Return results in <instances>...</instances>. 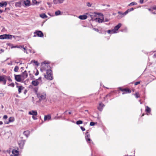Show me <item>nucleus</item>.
<instances>
[{
	"instance_id": "f257e3e1",
	"label": "nucleus",
	"mask_w": 156,
	"mask_h": 156,
	"mask_svg": "<svg viewBox=\"0 0 156 156\" xmlns=\"http://www.w3.org/2000/svg\"><path fill=\"white\" fill-rule=\"evenodd\" d=\"M49 63V62H44L41 64L40 70L42 72L46 70L47 74H44V77L47 80H51L53 79V76L51 70L48 69L50 68V66L48 65Z\"/></svg>"
},
{
	"instance_id": "f03ea898",
	"label": "nucleus",
	"mask_w": 156,
	"mask_h": 156,
	"mask_svg": "<svg viewBox=\"0 0 156 156\" xmlns=\"http://www.w3.org/2000/svg\"><path fill=\"white\" fill-rule=\"evenodd\" d=\"M31 83L33 85L35 86H38L39 84H42V82L41 80V77H40L36 80L33 81Z\"/></svg>"
},
{
	"instance_id": "7ed1b4c3",
	"label": "nucleus",
	"mask_w": 156,
	"mask_h": 156,
	"mask_svg": "<svg viewBox=\"0 0 156 156\" xmlns=\"http://www.w3.org/2000/svg\"><path fill=\"white\" fill-rule=\"evenodd\" d=\"M37 94L40 100H43L46 98V94L45 93H37Z\"/></svg>"
},
{
	"instance_id": "20e7f679",
	"label": "nucleus",
	"mask_w": 156,
	"mask_h": 156,
	"mask_svg": "<svg viewBox=\"0 0 156 156\" xmlns=\"http://www.w3.org/2000/svg\"><path fill=\"white\" fill-rule=\"evenodd\" d=\"M15 80L17 82H22L23 81L21 78L20 75L14 74Z\"/></svg>"
},
{
	"instance_id": "39448f33",
	"label": "nucleus",
	"mask_w": 156,
	"mask_h": 156,
	"mask_svg": "<svg viewBox=\"0 0 156 156\" xmlns=\"http://www.w3.org/2000/svg\"><path fill=\"white\" fill-rule=\"evenodd\" d=\"M6 76L4 75L0 76V82H2L4 85H5L6 83Z\"/></svg>"
},
{
	"instance_id": "423d86ee",
	"label": "nucleus",
	"mask_w": 156,
	"mask_h": 156,
	"mask_svg": "<svg viewBox=\"0 0 156 156\" xmlns=\"http://www.w3.org/2000/svg\"><path fill=\"white\" fill-rule=\"evenodd\" d=\"M21 78L23 81L28 76V74L26 71H25L22 74L20 75Z\"/></svg>"
},
{
	"instance_id": "0eeeda50",
	"label": "nucleus",
	"mask_w": 156,
	"mask_h": 156,
	"mask_svg": "<svg viewBox=\"0 0 156 156\" xmlns=\"http://www.w3.org/2000/svg\"><path fill=\"white\" fill-rule=\"evenodd\" d=\"M122 24L121 23H119L118 25L116 26L114 29L112 30V31L113 33H117L116 31L119 29L121 27Z\"/></svg>"
},
{
	"instance_id": "6e6552de",
	"label": "nucleus",
	"mask_w": 156,
	"mask_h": 156,
	"mask_svg": "<svg viewBox=\"0 0 156 156\" xmlns=\"http://www.w3.org/2000/svg\"><path fill=\"white\" fill-rule=\"evenodd\" d=\"M35 34H36L37 36L40 37H43L44 36L43 33L41 31H36L34 32Z\"/></svg>"
},
{
	"instance_id": "1a4fd4ad",
	"label": "nucleus",
	"mask_w": 156,
	"mask_h": 156,
	"mask_svg": "<svg viewBox=\"0 0 156 156\" xmlns=\"http://www.w3.org/2000/svg\"><path fill=\"white\" fill-rule=\"evenodd\" d=\"M119 89L122 91L126 92L127 93H130L131 92V90L128 88L122 89L120 87L119 88Z\"/></svg>"
},
{
	"instance_id": "9d476101",
	"label": "nucleus",
	"mask_w": 156,
	"mask_h": 156,
	"mask_svg": "<svg viewBox=\"0 0 156 156\" xmlns=\"http://www.w3.org/2000/svg\"><path fill=\"white\" fill-rule=\"evenodd\" d=\"M29 114L30 115H32L33 116H36L37 115V113L36 111L32 110L29 112Z\"/></svg>"
},
{
	"instance_id": "9b49d317",
	"label": "nucleus",
	"mask_w": 156,
	"mask_h": 156,
	"mask_svg": "<svg viewBox=\"0 0 156 156\" xmlns=\"http://www.w3.org/2000/svg\"><path fill=\"white\" fill-rule=\"evenodd\" d=\"M88 132H87L86 133V134L87 135L85 136L87 142L90 143L91 140L89 138L90 137V135L89 134H88L87 133Z\"/></svg>"
},
{
	"instance_id": "f8f14e48",
	"label": "nucleus",
	"mask_w": 156,
	"mask_h": 156,
	"mask_svg": "<svg viewBox=\"0 0 156 156\" xmlns=\"http://www.w3.org/2000/svg\"><path fill=\"white\" fill-rule=\"evenodd\" d=\"M104 105L102 103H100L99 104V106L98 107V109L100 111H102L103 107L104 106Z\"/></svg>"
},
{
	"instance_id": "ddd939ff",
	"label": "nucleus",
	"mask_w": 156,
	"mask_h": 156,
	"mask_svg": "<svg viewBox=\"0 0 156 156\" xmlns=\"http://www.w3.org/2000/svg\"><path fill=\"white\" fill-rule=\"evenodd\" d=\"M13 155L14 156H18L19 154V152L16 150H13L12 151Z\"/></svg>"
},
{
	"instance_id": "4468645a",
	"label": "nucleus",
	"mask_w": 156,
	"mask_h": 156,
	"mask_svg": "<svg viewBox=\"0 0 156 156\" xmlns=\"http://www.w3.org/2000/svg\"><path fill=\"white\" fill-rule=\"evenodd\" d=\"M23 2L26 6H29L30 5V1L29 0L23 1Z\"/></svg>"
},
{
	"instance_id": "2eb2a0df",
	"label": "nucleus",
	"mask_w": 156,
	"mask_h": 156,
	"mask_svg": "<svg viewBox=\"0 0 156 156\" xmlns=\"http://www.w3.org/2000/svg\"><path fill=\"white\" fill-rule=\"evenodd\" d=\"M17 87L18 88V90L19 93L21 92V90L24 89V87L22 86H17Z\"/></svg>"
},
{
	"instance_id": "dca6fc26",
	"label": "nucleus",
	"mask_w": 156,
	"mask_h": 156,
	"mask_svg": "<svg viewBox=\"0 0 156 156\" xmlns=\"http://www.w3.org/2000/svg\"><path fill=\"white\" fill-rule=\"evenodd\" d=\"M12 37L15 38V36L12 35L6 34V39H12Z\"/></svg>"
},
{
	"instance_id": "f3484780",
	"label": "nucleus",
	"mask_w": 156,
	"mask_h": 156,
	"mask_svg": "<svg viewBox=\"0 0 156 156\" xmlns=\"http://www.w3.org/2000/svg\"><path fill=\"white\" fill-rule=\"evenodd\" d=\"M87 16L86 15H80L78 18L81 20H85L87 18Z\"/></svg>"
},
{
	"instance_id": "a211bd4d",
	"label": "nucleus",
	"mask_w": 156,
	"mask_h": 156,
	"mask_svg": "<svg viewBox=\"0 0 156 156\" xmlns=\"http://www.w3.org/2000/svg\"><path fill=\"white\" fill-rule=\"evenodd\" d=\"M51 116L49 115H45L44 117V121H45L47 120H49L51 119Z\"/></svg>"
},
{
	"instance_id": "6ab92c4d",
	"label": "nucleus",
	"mask_w": 156,
	"mask_h": 156,
	"mask_svg": "<svg viewBox=\"0 0 156 156\" xmlns=\"http://www.w3.org/2000/svg\"><path fill=\"white\" fill-rule=\"evenodd\" d=\"M22 2H19L15 3V6L16 7H20L21 6Z\"/></svg>"
},
{
	"instance_id": "aec40b11",
	"label": "nucleus",
	"mask_w": 156,
	"mask_h": 156,
	"mask_svg": "<svg viewBox=\"0 0 156 156\" xmlns=\"http://www.w3.org/2000/svg\"><path fill=\"white\" fill-rule=\"evenodd\" d=\"M98 20V21L99 23L104 22V18L103 19H100V18H96L95 20Z\"/></svg>"
},
{
	"instance_id": "412c9836",
	"label": "nucleus",
	"mask_w": 156,
	"mask_h": 156,
	"mask_svg": "<svg viewBox=\"0 0 156 156\" xmlns=\"http://www.w3.org/2000/svg\"><path fill=\"white\" fill-rule=\"evenodd\" d=\"M40 16L43 19L46 18L48 17L47 16L45 13L40 14Z\"/></svg>"
},
{
	"instance_id": "4be33fe9",
	"label": "nucleus",
	"mask_w": 156,
	"mask_h": 156,
	"mask_svg": "<svg viewBox=\"0 0 156 156\" xmlns=\"http://www.w3.org/2000/svg\"><path fill=\"white\" fill-rule=\"evenodd\" d=\"M9 122H5V123L8 124L9 122H13L14 121V118L12 117H10L9 119Z\"/></svg>"
},
{
	"instance_id": "5701e85b",
	"label": "nucleus",
	"mask_w": 156,
	"mask_h": 156,
	"mask_svg": "<svg viewBox=\"0 0 156 156\" xmlns=\"http://www.w3.org/2000/svg\"><path fill=\"white\" fill-rule=\"evenodd\" d=\"M30 133V132L28 131H26L24 132V134L27 137H28Z\"/></svg>"
},
{
	"instance_id": "b1692460",
	"label": "nucleus",
	"mask_w": 156,
	"mask_h": 156,
	"mask_svg": "<svg viewBox=\"0 0 156 156\" xmlns=\"http://www.w3.org/2000/svg\"><path fill=\"white\" fill-rule=\"evenodd\" d=\"M7 5V3L6 2L3 3H0V6L1 7H3L4 6H6Z\"/></svg>"
},
{
	"instance_id": "393cba45",
	"label": "nucleus",
	"mask_w": 156,
	"mask_h": 156,
	"mask_svg": "<svg viewBox=\"0 0 156 156\" xmlns=\"http://www.w3.org/2000/svg\"><path fill=\"white\" fill-rule=\"evenodd\" d=\"M6 39V34L2 35L0 36V39Z\"/></svg>"
},
{
	"instance_id": "a878e982",
	"label": "nucleus",
	"mask_w": 156,
	"mask_h": 156,
	"mask_svg": "<svg viewBox=\"0 0 156 156\" xmlns=\"http://www.w3.org/2000/svg\"><path fill=\"white\" fill-rule=\"evenodd\" d=\"M33 62L37 66H38L39 65V63L37 61H35V60H32L31 61V63H32Z\"/></svg>"
},
{
	"instance_id": "bb28decb",
	"label": "nucleus",
	"mask_w": 156,
	"mask_h": 156,
	"mask_svg": "<svg viewBox=\"0 0 156 156\" xmlns=\"http://www.w3.org/2000/svg\"><path fill=\"white\" fill-rule=\"evenodd\" d=\"M32 3L33 5L38 4L39 3V2H37L36 0H33Z\"/></svg>"
},
{
	"instance_id": "cd10ccee",
	"label": "nucleus",
	"mask_w": 156,
	"mask_h": 156,
	"mask_svg": "<svg viewBox=\"0 0 156 156\" xmlns=\"http://www.w3.org/2000/svg\"><path fill=\"white\" fill-rule=\"evenodd\" d=\"M146 111L147 112H151V109L148 107H146Z\"/></svg>"
},
{
	"instance_id": "c85d7f7f",
	"label": "nucleus",
	"mask_w": 156,
	"mask_h": 156,
	"mask_svg": "<svg viewBox=\"0 0 156 156\" xmlns=\"http://www.w3.org/2000/svg\"><path fill=\"white\" fill-rule=\"evenodd\" d=\"M19 67L17 66H16L14 69V71L15 72H18V71L19 70Z\"/></svg>"
},
{
	"instance_id": "c756f323",
	"label": "nucleus",
	"mask_w": 156,
	"mask_h": 156,
	"mask_svg": "<svg viewBox=\"0 0 156 156\" xmlns=\"http://www.w3.org/2000/svg\"><path fill=\"white\" fill-rule=\"evenodd\" d=\"M61 14V12L59 10H58L55 12V14L56 16H58L60 15Z\"/></svg>"
},
{
	"instance_id": "7c9ffc66",
	"label": "nucleus",
	"mask_w": 156,
	"mask_h": 156,
	"mask_svg": "<svg viewBox=\"0 0 156 156\" xmlns=\"http://www.w3.org/2000/svg\"><path fill=\"white\" fill-rule=\"evenodd\" d=\"M83 123V121L81 120H78L76 122V124L77 125L81 124Z\"/></svg>"
},
{
	"instance_id": "2f4dec72",
	"label": "nucleus",
	"mask_w": 156,
	"mask_h": 156,
	"mask_svg": "<svg viewBox=\"0 0 156 156\" xmlns=\"http://www.w3.org/2000/svg\"><path fill=\"white\" fill-rule=\"evenodd\" d=\"M7 79L10 82H11L12 81V79L10 78V76H6V80Z\"/></svg>"
},
{
	"instance_id": "473e14b6",
	"label": "nucleus",
	"mask_w": 156,
	"mask_h": 156,
	"mask_svg": "<svg viewBox=\"0 0 156 156\" xmlns=\"http://www.w3.org/2000/svg\"><path fill=\"white\" fill-rule=\"evenodd\" d=\"M136 3L135 2H132L131 3L129 4V5H136Z\"/></svg>"
},
{
	"instance_id": "72a5a7b5",
	"label": "nucleus",
	"mask_w": 156,
	"mask_h": 156,
	"mask_svg": "<svg viewBox=\"0 0 156 156\" xmlns=\"http://www.w3.org/2000/svg\"><path fill=\"white\" fill-rule=\"evenodd\" d=\"M53 3L55 4H57L58 3V0H53Z\"/></svg>"
},
{
	"instance_id": "f704fd0d",
	"label": "nucleus",
	"mask_w": 156,
	"mask_h": 156,
	"mask_svg": "<svg viewBox=\"0 0 156 156\" xmlns=\"http://www.w3.org/2000/svg\"><path fill=\"white\" fill-rule=\"evenodd\" d=\"M130 12V10L129 9H128L124 13V14L126 15L129 12Z\"/></svg>"
},
{
	"instance_id": "c9c22d12",
	"label": "nucleus",
	"mask_w": 156,
	"mask_h": 156,
	"mask_svg": "<svg viewBox=\"0 0 156 156\" xmlns=\"http://www.w3.org/2000/svg\"><path fill=\"white\" fill-rule=\"evenodd\" d=\"M112 30H108L107 32L108 34L111 33V34H113V32L112 31Z\"/></svg>"
},
{
	"instance_id": "e433bc0d",
	"label": "nucleus",
	"mask_w": 156,
	"mask_h": 156,
	"mask_svg": "<svg viewBox=\"0 0 156 156\" xmlns=\"http://www.w3.org/2000/svg\"><path fill=\"white\" fill-rule=\"evenodd\" d=\"M87 5L88 7H91V4L90 2H87Z\"/></svg>"
},
{
	"instance_id": "4c0bfd02",
	"label": "nucleus",
	"mask_w": 156,
	"mask_h": 156,
	"mask_svg": "<svg viewBox=\"0 0 156 156\" xmlns=\"http://www.w3.org/2000/svg\"><path fill=\"white\" fill-rule=\"evenodd\" d=\"M8 86H11L12 87H13L14 86V84L13 83H12L11 84H9Z\"/></svg>"
},
{
	"instance_id": "58836bf2",
	"label": "nucleus",
	"mask_w": 156,
	"mask_h": 156,
	"mask_svg": "<svg viewBox=\"0 0 156 156\" xmlns=\"http://www.w3.org/2000/svg\"><path fill=\"white\" fill-rule=\"evenodd\" d=\"M118 13L119 14V15H125L124 14V13H122L121 12H118Z\"/></svg>"
},
{
	"instance_id": "ea45409f",
	"label": "nucleus",
	"mask_w": 156,
	"mask_h": 156,
	"mask_svg": "<svg viewBox=\"0 0 156 156\" xmlns=\"http://www.w3.org/2000/svg\"><path fill=\"white\" fill-rule=\"evenodd\" d=\"M95 124V122H91L90 123V125L91 126H94Z\"/></svg>"
},
{
	"instance_id": "a19ab883",
	"label": "nucleus",
	"mask_w": 156,
	"mask_h": 156,
	"mask_svg": "<svg viewBox=\"0 0 156 156\" xmlns=\"http://www.w3.org/2000/svg\"><path fill=\"white\" fill-rule=\"evenodd\" d=\"M80 129L83 131H84L85 130V129L82 126L80 127Z\"/></svg>"
},
{
	"instance_id": "79ce46f5",
	"label": "nucleus",
	"mask_w": 156,
	"mask_h": 156,
	"mask_svg": "<svg viewBox=\"0 0 156 156\" xmlns=\"http://www.w3.org/2000/svg\"><path fill=\"white\" fill-rule=\"evenodd\" d=\"M64 0H58V2L59 3H61L63 2Z\"/></svg>"
},
{
	"instance_id": "37998d69",
	"label": "nucleus",
	"mask_w": 156,
	"mask_h": 156,
	"mask_svg": "<svg viewBox=\"0 0 156 156\" xmlns=\"http://www.w3.org/2000/svg\"><path fill=\"white\" fill-rule=\"evenodd\" d=\"M140 83V82H139V81L135 83L134 84L135 85H136L139 84Z\"/></svg>"
},
{
	"instance_id": "c03bdc74",
	"label": "nucleus",
	"mask_w": 156,
	"mask_h": 156,
	"mask_svg": "<svg viewBox=\"0 0 156 156\" xmlns=\"http://www.w3.org/2000/svg\"><path fill=\"white\" fill-rule=\"evenodd\" d=\"M109 21V20H108L107 19H104V22H107Z\"/></svg>"
},
{
	"instance_id": "a18cd8bd",
	"label": "nucleus",
	"mask_w": 156,
	"mask_h": 156,
	"mask_svg": "<svg viewBox=\"0 0 156 156\" xmlns=\"http://www.w3.org/2000/svg\"><path fill=\"white\" fill-rule=\"evenodd\" d=\"M122 16L123 15H119L118 16V18H122Z\"/></svg>"
},
{
	"instance_id": "49530a36",
	"label": "nucleus",
	"mask_w": 156,
	"mask_h": 156,
	"mask_svg": "<svg viewBox=\"0 0 156 156\" xmlns=\"http://www.w3.org/2000/svg\"><path fill=\"white\" fill-rule=\"evenodd\" d=\"M7 116L6 115H5L4 116L3 118L4 119H5L7 118Z\"/></svg>"
},
{
	"instance_id": "de8ad7c7",
	"label": "nucleus",
	"mask_w": 156,
	"mask_h": 156,
	"mask_svg": "<svg viewBox=\"0 0 156 156\" xmlns=\"http://www.w3.org/2000/svg\"><path fill=\"white\" fill-rule=\"evenodd\" d=\"M38 74H39V72L38 70H37V71L35 73V75L36 76H37L38 75Z\"/></svg>"
},
{
	"instance_id": "09e8293b",
	"label": "nucleus",
	"mask_w": 156,
	"mask_h": 156,
	"mask_svg": "<svg viewBox=\"0 0 156 156\" xmlns=\"http://www.w3.org/2000/svg\"><path fill=\"white\" fill-rule=\"evenodd\" d=\"M32 117L33 119L34 120H36L37 119V118L35 117L34 116H33Z\"/></svg>"
},
{
	"instance_id": "8fccbe9b",
	"label": "nucleus",
	"mask_w": 156,
	"mask_h": 156,
	"mask_svg": "<svg viewBox=\"0 0 156 156\" xmlns=\"http://www.w3.org/2000/svg\"><path fill=\"white\" fill-rule=\"evenodd\" d=\"M23 48V49L25 50L24 51V52H26L27 53V51H26V48L25 47H23V48Z\"/></svg>"
},
{
	"instance_id": "3c124183",
	"label": "nucleus",
	"mask_w": 156,
	"mask_h": 156,
	"mask_svg": "<svg viewBox=\"0 0 156 156\" xmlns=\"http://www.w3.org/2000/svg\"><path fill=\"white\" fill-rule=\"evenodd\" d=\"M4 50H3V49H1L0 50V54L2 52H4Z\"/></svg>"
},
{
	"instance_id": "603ef678",
	"label": "nucleus",
	"mask_w": 156,
	"mask_h": 156,
	"mask_svg": "<svg viewBox=\"0 0 156 156\" xmlns=\"http://www.w3.org/2000/svg\"><path fill=\"white\" fill-rule=\"evenodd\" d=\"M135 96H136V98H138L139 97L138 94H135Z\"/></svg>"
},
{
	"instance_id": "864d4df0",
	"label": "nucleus",
	"mask_w": 156,
	"mask_h": 156,
	"mask_svg": "<svg viewBox=\"0 0 156 156\" xmlns=\"http://www.w3.org/2000/svg\"><path fill=\"white\" fill-rule=\"evenodd\" d=\"M140 2L141 4H142L144 2V0H140Z\"/></svg>"
},
{
	"instance_id": "5fc2aeb1",
	"label": "nucleus",
	"mask_w": 156,
	"mask_h": 156,
	"mask_svg": "<svg viewBox=\"0 0 156 156\" xmlns=\"http://www.w3.org/2000/svg\"><path fill=\"white\" fill-rule=\"evenodd\" d=\"M15 47H17V48H23V46H19Z\"/></svg>"
},
{
	"instance_id": "6e6d98bb",
	"label": "nucleus",
	"mask_w": 156,
	"mask_h": 156,
	"mask_svg": "<svg viewBox=\"0 0 156 156\" xmlns=\"http://www.w3.org/2000/svg\"><path fill=\"white\" fill-rule=\"evenodd\" d=\"M129 9L130 10V11L131 12V11H132L134 9L133 8H131Z\"/></svg>"
},
{
	"instance_id": "4d7b16f0",
	"label": "nucleus",
	"mask_w": 156,
	"mask_h": 156,
	"mask_svg": "<svg viewBox=\"0 0 156 156\" xmlns=\"http://www.w3.org/2000/svg\"><path fill=\"white\" fill-rule=\"evenodd\" d=\"M152 8L156 10V6H155L153 7Z\"/></svg>"
},
{
	"instance_id": "13d9d810",
	"label": "nucleus",
	"mask_w": 156,
	"mask_h": 156,
	"mask_svg": "<svg viewBox=\"0 0 156 156\" xmlns=\"http://www.w3.org/2000/svg\"><path fill=\"white\" fill-rule=\"evenodd\" d=\"M3 122L2 121H0V125L2 124Z\"/></svg>"
},
{
	"instance_id": "bf43d9fd",
	"label": "nucleus",
	"mask_w": 156,
	"mask_h": 156,
	"mask_svg": "<svg viewBox=\"0 0 156 156\" xmlns=\"http://www.w3.org/2000/svg\"><path fill=\"white\" fill-rule=\"evenodd\" d=\"M9 8H5V10H9Z\"/></svg>"
},
{
	"instance_id": "052dcab7",
	"label": "nucleus",
	"mask_w": 156,
	"mask_h": 156,
	"mask_svg": "<svg viewBox=\"0 0 156 156\" xmlns=\"http://www.w3.org/2000/svg\"><path fill=\"white\" fill-rule=\"evenodd\" d=\"M0 12L1 13H2L3 12V11L2 10L0 9Z\"/></svg>"
},
{
	"instance_id": "680f3d73",
	"label": "nucleus",
	"mask_w": 156,
	"mask_h": 156,
	"mask_svg": "<svg viewBox=\"0 0 156 156\" xmlns=\"http://www.w3.org/2000/svg\"><path fill=\"white\" fill-rule=\"evenodd\" d=\"M148 10L149 11H151V9H148Z\"/></svg>"
},
{
	"instance_id": "e2e57ef3",
	"label": "nucleus",
	"mask_w": 156,
	"mask_h": 156,
	"mask_svg": "<svg viewBox=\"0 0 156 156\" xmlns=\"http://www.w3.org/2000/svg\"><path fill=\"white\" fill-rule=\"evenodd\" d=\"M107 6H108V7H110V5H106Z\"/></svg>"
},
{
	"instance_id": "0e129e2a",
	"label": "nucleus",
	"mask_w": 156,
	"mask_h": 156,
	"mask_svg": "<svg viewBox=\"0 0 156 156\" xmlns=\"http://www.w3.org/2000/svg\"><path fill=\"white\" fill-rule=\"evenodd\" d=\"M4 108L3 106L2 105V108Z\"/></svg>"
},
{
	"instance_id": "69168bd1",
	"label": "nucleus",
	"mask_w": 156,
	"mask_h": 156,
	"mask_svg": "<svg viewBox=\"0 0 156 156\" xmlns=\"http://www.w3.org/2000/svg\"><path fill=\"white\" fill-rule=\"evenodd\" d=\"M37 89H35V91L37 92Z\"/></svg>"
},
{
	"instance_id": "338daca9",
	"label": "nucleus",
	"mask_w": 156,
	"mask_h": 156,
	"mask_svg": "<svg viewBox=\"0 0 156 156\" xmlns=\"http://www.w3.org/2000/svg\"><path fill=\"white\" fill-rule=\"evenodd\" d=\"M152 13L154 14H156L155 12H153Z\"/></svg>"
},
{
	"instance_id": "774afa93",
	"label": "nucleus",
	"mask_w": 156,
	"mask_h": 156,
	"mask_svg": "<svg viewBox=\"0 0 156 156\" xmlns=\"http://www.w3.org/2000/svg\"><path fill=\"white\" fill-rule=\"evenodd\" d=\"M125 93H125V92H123V93H122V94H125Z\"/></svg>"
}]
</instances>
